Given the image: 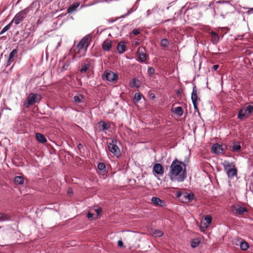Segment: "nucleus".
<instances>
[{"mask_svg":"<svg viewBox=\"0 0 253 253\" xmlns=\"http://www.w3.org/2000/svg\"><path fill=\"white\" fill-rule=\"evenodd\" d=\"M210 8L212 9L213 16L216 14L215 9H216L223 19H224L228 14L233 12L235 9L231 1L224 0L212 1L209 3L206 10H208Z\"/></svg>","mask_w":253,"mask_h":253,"instance_id":"obj_1","label":"nucleus"},{"mask_svg":"<svg viewBox=\"0 0 253 253\" xmlns=\"http://www.w3.org/2000/svg\"><path fill=\"white\" fill-rule=\"evenodd\" d=\"M181 165L184 167L185 164L177 159L174 160L171 163L168 176L172 181L181 182H183L187 177L186 169L183 170Z\"/></svg>","mask_w":253,"mask_h":253,"instance_id":"obj_2","label":"nucleus"},{"mask_svg":"<svg viewBox=\"0 0 253 253\" xmlns=\"http://www.w3.org/2000/svg\"><path fill=\"white\" fill-rule=\"evenodd\" d=\"M176 197L183 203H188L195 198L193 193H188L185 191H178L175 194Z\"/></svg>","mask_w":253,"mask_h":253,"instance_id":"obj_3","label":"nucleus"},{"mask_svg":"<svg viewBox=\"0 0 253 253\" xmlns=\"http://www.w3.org/2000/svg\"><path fill=\"white\" fill-rule=\"evenodd\" d=\"M109 151L115 156L119 157L121 155V151L118 145L120 142L116 139H112L110 142H107Z\"/></svg>","mask_w":253,"mask_h":253,"instance_id":"obj_4","label":"nucleus"},{"mask_svg":"<svg viewBox=\"0 0 253 253\" xmlns=\"http://www.w3.org/2000/svg\"><path fill=\"white\" fill-rule=\"evenodd\" d=\"M42 99V96L40 94L37 93H31L27 97L25 105L27 107L29 105H32L36 103L39 102Z\"/></svg>","mask_w":253,"mask_h":253,"instance_id":"obj_5","label":"nucleus"},{"mask_svg":"<svg viewBox=\"0 0 253 253\" xmlns=\"http://www.w3.org/2000/svg\"><path fill=\"white\" fill-rule=\"evenodd\" d=\"M91 41V38L89 36H85L79 42L77 45L78 52L83 51L85 52L89 45Z\"/></svg>","mask_w":253,"mask_h":253,"instance_id":"obj_6","label":"nucleus"},{"mask_svg":"<svg viewBox=\"0 0 253 253\" xmlns=\"http://www.w3.org/2000/svg\"><path fill=\"white\" fill-rule=\"evenodd\" d=\"M29 10L28 8H25L18 13L16 14L14 18L12 19L11 21L12 23L14 22L16 25L19 24L20 22L23 21V20L26 18L27 15Z\"/></svg>","mask_w":253,"mask_h":253,"instance_id":"obj_7","label":"nucleus"},{"mask_svg":"<svg viewBox=\"0 0 253 253\" xmlns=\"http://www.w3.org/2000/svg\"><path fill=\"white\" fill-rule=\"evenodd\" d=\"M103 80H106L110 82H114L118 80V76L111 71H106L102 75Z\"/></svg>","mask_w":253,"mask_h":253,"instance_id":"obj_8","label":"nucleus"},{"mask_svg":"<svg viewBox=\"0 0 253 253\" xmlns=\"http://www.w3.org/2000/svg\"><path fill=\"white\" fill-rule=\"evenodd\" d=\"M231 210L234 213L238 215H243L245 212H248L247 209L239 205H233Z\"/></svg>","mask_w":253,"mask_h":253,"instance_id":"obj_9","label":"nucleus"},{"mask_svg":"<svg viewBox=\"0 0 253 253\" xmlns=\"http://www.w3.org/2000/svg\"><path fill=\"white\" fill-rule=\"evenodd\" d=\"M137 54L139 57V61L143 62L146 59V54L145 53V49L143 47H139L137 50Z\"/></svg>","mask_w":253,"mask_h":253,"instance_id":"obj_10","label":"nucleus"},{"mask_svg":"<svg viewBox=\"0 0 253 253\" xmlns=\"http://www.w3.org/2000/svg\"><path fill=\"white\" fill-rule=\"evenodd\" d=\"M199 9L198 8L197 6H195L194 8H189V7L187 8L186 13H187L188 16L189 15H193V14L195 15L194 16L196 19H198L200 17V16L199 15Z\"/></svg>","mask_w":253,"mask_h":253,"instance_id":"obj_11","label":"nucleus"},{"mask_svg":"<svg viewBox=\"0 0 253 253\" xmlns=\"http://www.w3.org/2000/svg\"><path fill=\"white\" fill-rule=\"evenodd\" d=\"M237 169L235 167V165H233L232 168H229L226 171V174L229 178L232 179L234 176L237 175Z\"/></svg>","mask_w":253,"mask_h":253,"instance_id":"obj_12","label":"nucleus"},{"mask_svg":"<svg viewBox=\"0 0 253 253\" xmlns=\"http://www.w3.org/2000/svg\"><path fill=\"white\" fill-rule=\"evenodd\" d=\"M18 50L14 49L10 53L8 59L7 61V66H9L14 61V58L17 56Z\"/></svg>","mask_w":253,"mask_h":253,"instance_id":"obj_13","label":"nucleus"},{"mask_svg":"<svg viewBox=\"0 0 253 253\" xmlns=\"http://www.w3.org/2000/svg\"><path fill=\"white\" fill-rule=\"evenodd\" d=\"M153 171L158 175H163L164 172V169L161 164L157 163L154 165Z\"/></svg>","mask_w":253,"mask_h":253,"instance_id":"obj_14","label":"nucleus"},{"mask_svg":"<svg viewBox=\"0 0 253 253\" xmlns=\"http://www.w3.org/2000/svg\"><path fill=\"white\" fill-rule=\"evenodd\" d=\"M97 126L100 131H104L105 130L109 129L110 127V125L105 121H101L99 122Z\"/></svg>","mask_w":253,"mask_h":253,"instance_id":"obj_15","label":"nucleus"},{"mask_svg":"<svg viewBox=\"0 0 253 253\" xmlns=\"http://www.w3.org/2000/svg\"><path fill=\"white\" fill-rule=\"evenodd\" d=\"M211 149L212 151L215 154H220L223 151L222 146L218 143L214 144Z\"/></svg>","mask_w":253,"mask_h":253,"instance_id":"obj_16","label":"nucleus"},{"mask_svg":"<svg viewBox=\"0 0 253 253\" xmlns=\"http://www.w3.org/2000/svg\"><path fill=\"white\" fill-rule=\"evenodd\" d=\"M151 202L157 206L163 207L165 205V202L157 197H153L151 199Z\"/></svg>","mask_w":253,"mask_h":253,"instance_id":"obj_17","label":"nucleus"},{"mask_svg":"<svg viewBox=\"0 0 253 253\" xmlns=\"http://www.w3.org/2000/svg\"><path fill=\"white\" fill-rule=\"evenodd\" d=\"M205 220L206 221V223H201L200 228H207L211 223L212 221V217L210 215H207L205 217Z\"/></svg>","mask_w":253,"mask_h":253,"instance_id":"obj_18","label":"nucleus"},{"mask_svg":"<svg viewBox=\"0 0 253 253\" xmlns=\"http://www.w3.org/2000/svg\"><path fill=\"white\" fill-rule=\"evenodd\" d=\"M126 45L125 42H120L117 45V49L119 53H123L126 51Z\"/></svg>","mask_w":253,"mask_h":253,"instance_id":"obj_19","label":"nucleus"},{"mask_svg":"<svg viewBox=\"0 0 253 253\" xmlns=\"http://www.w3.org/2000/svg\"><path fill=\"white\" fill-rule=\"evenodd\" d=\"M102 48L105 51H109L112 47V42L109 40L104 41L102 45Z\"/></svg>","mask_w":253,"mask_h":253,"instance_id":"obj_20","label":"nucleus"},{"mask_svg":"<svg viewBox=\"0 0 253 253\" xmlns=\"http://www.w3.org/2000/svg\"><path fill=\"white\" fill-rule=\"evenodd\" d=\"M191 100L192 102H197L198 100H200L197 93V88L196 86L193 87L192 92L191 93Z\"/></svg>","mask_w":253,"mask_h":253,"instance_id":"obj_21","label":"nucleus"},{"mask_svg":"<svg viewBox=\"0 0 253 253\" xmlns=\"http://www.w3.org/2000/svg\"><path fill=\"white\" fill-rule=\"evenodd\" d=\"M211 35L212 43L213 44L217 43L219 40V37L218 34L216 32L212 31L211 32Z\"/></svg>","mask_w":253,"mask_h":253,"instance_id":"obj_22","label":"nucleus"},{"mask_svg":"<svg viewBox=\"0 0 253 253\" xmlns=\"http://www.w3.org/2000/svg\"><path fill=\"white\" fill-rule=\"evenodd\" d=\"M79 5V2H75L71 4L67 9V13H72V12L75 11Z\"/></svg>","mask_w":253,"mask_h":253,"instance_id":"obj_23","label":"nucleus"},{"mask_svg":"<svg viewBox=\"0 0 253 253\" xmlns=\"http://www.w3.org/2000/svg\"><path fill=\"white\" fill-rule=\"evenodd\" d=\"M36 138L41 143H44L47 141L44 135L39 132L36 133Z\"/></svg>","mask_w":253,"mask_h":253,"instance_id":"obj_24","label":"nucleus"},{"mask_svg":"<svg viewBox=\"0 0 253 253\" xmlns=\"http://www.w3.org/2000/svg\"><path fill=\"white\" fill-rule=\"evenodd\" d=\"M241 149V146L239 142H234L232 144V150L234 152H239Z\"/></svg>","mask_w":253,"mask_h":253,"instance_id":"obj_25","label":"nucleus"},{"mask_svg":"<svg viewBox=\"0 0 253 253\" xmlns=\"http://www.w3.org/2000/svg\"><path fill=\"white\" fill-rule=\"evenodd\" d=\"M172 111L174 112L178 116L180 117L183 114V110L181 107H176L172 109Z\"/></svg>","mask_w":253,"mask_h":253,"instance_id":"obj_26","label":"nucleus"},{"mask_svg":"<svg viewBox=\"0 0 253 253\" xmlns=\"http://www.w3.org/2000/svg\"><path fill=\"white\" fill-rule=\"evenodd\" d=\"M84 97L83 95H75L73 97L74 101L76 103H81L83 102Z\"/></svg>","mask_w":253,"mask_h":253,"instance_id":"obj_27","label":"nucleus"},{"mask_svg":"<svg viewBox=\"0 0 253 253\" xmlns=\"http://www.w3.org/2000/svg\"><path fill=\"white\" fill-rule=\"evenodd\" d=\"M201 241L199 238H194L191 241V246L193 248H195L199 245Z\"/></svg>","mask_w":253,"mask_h":253,"instance_id":"obj_28","label":"nucleus"},{"mask_svg":"<svg viewBox=\"0 0 253 253\" xmlns=\"http://www.w3.org/2000/svg\"><path fill=\"white\" fill-rule=\"evenodd\" d=\"M90 67V64L83 63L82 64V68L80 69V72L82 73H85Z\"/></svg>","mask_w":253,"mask_h":253,"instance_id":"obj_29","label":"nucleus"},{"mask_svg":"<svg viewBox=\"0 0 253 253\" xmlns=\"http://www.w3.org/2000/svg\"><path fill=\"white\" fill-rule=\"evenodd\" d=\"M14 182L16 184H22L24 183V178L21 176H17L14 178Z\"/></svg>","mask_w":253,"mask_h":253,"instance_id":"obj_30","label":"nucleus"},{"mask_svg":"<svg viewBox=\"0 0 253 253\" xmlns=\"http://www.w3.org/2000/svg\"><path fill=\"white\" fill-rule=\"evenodd\" d=\"M164 234L163 232L161 230H155L152 232V235L155 237H160Z\"/></svg>","mask_w":253,"mask_h":253,"instance_id":"obj_31","label":"nucleus"},{"mask_svg":"<svg viewBox=\"0 0 253 253\" xmlns=\"http://www.w3.org/2000/svg\"><path fill=\"white\" fill-rule=\"evenodd\" d=\"M248 116H247V114L245 113L244 111V109H241L238 114V118L240 120H243L245 118H247Z\"/></svg>","mask_w":253,"mask_h":253,"instance_id":"obj_32","label":"nucleus"},{"mask_svg":"<svg viewBox=\"0 0 253 253\" xmlns=\"http://www.w3.org/2000/svg\"><path fill=\"white\" fill-rule=\"evenodd\" d=\"M130 85L132 87L135 86L137 88L140 87V83L138 80L134 78L133 79L131 82L130 83Z\"/></svg>","mask_w":253,"mask_h":253,"instance_id":"obj_33","label":"nucleus"},{"mask_svg":"<svg viewBox=\"0 0 253 253\" xmlns=\"http://www.w3.org/2000/svg\"><path fill=\"white\" fill-rule=\"evenodd\" d=\"M240 248L243 251H246L249 248V245L247 242L242 241L240 242Z\"/></svg>","mask_w":253,"mask_h":253,"instance_id":"obj_34","label":"nucleus"},{"mask_svg":"<svg viewBox=\"0 0 253 253\" xmlns=\"http://www.w3.org/2000/svg\"><path fill=\"white\" fill-rule=\"evenodd\" d=\"M71 62L72 61L71 59H68L63 65L62 70L65 71L68 70L69 69Z\"/></svg>","mask_w":253,"mask_h":253,"instance_id":"obj_35","label":"nucleus"},{"mask_svg":"<svg viewBox=\"0 0 253 253\" xmlns=\"http://www.w3.org/2000/svg\"><path fill=\"white\" fill-rule=\"evenodd\" d=\"M245 113L248 116L249 114L252 113L253 111V106L248 105L247 108L244 110Z\"/></svg>","mask_w":253,"mask_h":253,"instance_id":"obj_36","label":"nucleus"},{"mask_svg":"<svg viewBox=\"0 0 253 253\" xmlns=\"http://www.w3.org/2000/svg\"><path fill=\"white\" fill-rule=\"evenodd\" d=\"M9 220V216L5 213L0 212V221Z\"/></svg>","mask_w":253,"mask_h":253,"instance_id":"obj_37","label":"nucleus"},{"mask_svg":"<svg viewBox=\"0 0 253 253\" xmlns=\"http://www.w3.org/2000/svg\"><path fill=\"white\" fill-rule=\"evenodd\" d=\"M161 45L165 47H167L169 45V42L167 39H163L161 41Z\"/></svg>","mask_w":253,"mask_h":253,"instance_id":"obj_38","label":"nucleus"},{"mask_svg":"<svg viewBox=\"0 0 253 253\" xmlns=\"http://www.w3.org/2000/svg\"><path fill=\"white\" fill-rule=\"evenodd\" d=\"M233 165H234V164L233 163H230L227 161L226 162L225 161L224 164L223 165V167H224V169L226 171L228 169L232 168L233 167Z\"/></svg>","mask_w":253,"mask_h":253,"instance_id":"obj_39","label":"nucleus"},{"mask_svg":"<svg viewBox=\"0 0 253 253\" xmlns=\"http://www.w3.org/2000/svg\"><path fill=\"white\" fill-rule=\"evenodd\" d=\"M12 23V21H11L8 25L5 26L0 31V35L3 34L4 33H5L7 31H8L10 29V27L11 26Z\"/></svg>","mask_w":253,"mask_h":253,"instance_id":"obj_40","label":"nucleus"},{"mask_svg":"<svg viewBox=\"0 0 253 253\" xmlns=\"http://www.w3.org/2000/svg\"><path fill=\"white\" fill-rule=\"evenodd\" d=\"M155 73V69L152 67H149L148 68L147 73L149 77H152Z\"/></svg>","mask_w":253,"mask_h":253,"instance_id":"obj_41","label":"nucleus"},{"mask_svg":"<svg viewBox=\"0 0 253 253\" xmlns=\"http://www.w3.org/2000/svg\"><path fill=\"white\" fill-rule=\"evenodd\" d=\"M97 167H98V169L100 170H102L103 171H106V166H105V164H104L103 163H99L98 164Z\"/></svg>","mask_w":253,"mask_h":253,"instance_id":"obj_42","label":"nucleus"},{"mask_svg":"<svg viewBox=\"0 0 253 253\" xmlns=\"http://www.w3.org/2000/svg\"><path fill=\"white\" fill-rule=\"evenodd\" d=\"M142 95L140 93H136L134 95V99L136 101L138 102L141 99Z\"/></svg>","mask_w":253,"mask_h":253,"instance_id":"obj_43","label":"nucleus"},{"mask_svg":"<svg viewBox=\"0 0 253 253\" xmlns=\"http://www.w3.org/2000/svg\"><path fill=\"white\" fill-rule=\"evenodd\" d=\"M132 33L135 35H138L140 33V30L138 29H134L132 31Z\"/></svg>","mask_w":253,"mask_h":253,"instance_id":"obj_44","label":"nucleus"},{"mask_svg":"<svg viewBox=\"0 0 253 253\" xmlns=\"http://www.w3.org/2000/svg\"><path fill=\"white\" fill-rule=\"evenodd\" d=\"M93 214L91 213L90 212H88L87 214V217L89 219H92L93 218Z\"/></svg>","mask_w":253,"mask_h":253,"instance_id":"obj_45","label":"nucleus"},{"mask_svg":"<svg viewBox=\"0 0 253 253\" xmlns=\"http://www.w3.org/2000/svg\"><path fill=\"white\" fill-rule=\"evenodd\" d=\"M118 246L120 247H124V244L122 240H119L118 241Z\"/></svg>","mask_w":253,"mask_h":253,"instance_id":"obj_46","label":"nucleus"},{"mask_svg":"<svg viewBox=\"0 0 253 253\" xmlns=\"http://www.w3.org/2000/svg\"><path fill=\"white\" fill-rule=\"evenodd\" d=\"M94 210L98 215H99L100 212L102 211V210L100 208L95 209Z\"/></svg>","mask_w":253,"mask_h":253,"instance_id":"obj_47","label":"nucleus"},{"mask_svg":"<svg viewBox=\"0 0 253 253\" xmlns=\"http://www.w3.org/2000/svg\"><path fill=\"white\" fill-rule=\"evenodd\" d=\"M218 67H219V65H213L212 66V69L213 70L215 71V70H216L218 68Z\"/></svg>","mask_w":253,"mask_h":253,"instance_id":"obj_48","label":"nucleus"},{"mask_svg":"<svg viewBox=\"0 0 253 253\" xmlns=\"http://www.w3.org/2000/svg\"><path fill=\"white\" fill-rule=\"evenodd\" d=\"M192 103L193 104V106H194L195 110H197L198 109V106L197 105V102H192Z\"/></svg>","mask_w":253,"mask_h":253,"instance_id":"obj_49","label":"nucleus"},{"mask_svg":"<svg viewBox=\"0 0 253 253\" xmlns=\"http://www.w3.org/2000/svg\"><path fill=\"white\" fill-rule=\"evenodd\" d=\"M253 8H252L250 9H249V10L247 12V13L248 14H251V13H253Z\"/></svg>","mask_w":253,"mask_h":253,"instance_id":"obj_50","label":"nucleus"},{"mask_svg":"<svg viewBox=\"0 0 253 253\" xmlns=\"http://www.w3.org/2000/svg\"><path fill=\"white\" fill-rule=\"evenodd\" d=\"M78 148H79V149H81L83 148V146L82 144L80 143L78 145Z\"/></svg>","mask_w":253,"mask_h":253,"instance_id":"obj_51","label":"nucleus"},{"mask_svg":"<svg viewBox=\"0 0 253 253\" xmlns=\"http://www.w3.org/2000/svg\"><path fill=\"white\" fill-rule=\"evenodd\" d=\"M68 193L69 194H72L73 192H72V189H69L68 190Z\"/></svg>","mask_w":253,"mask_h":253,"instance_id":"obj_52","label":"nucleus"},{"mask_svg":"<svg viewBox=\"0 0 253 253\" xmlns=\"http://www.w3.org/2000/svg\"><path fill=\"white\" fill-rule=\"evenodd\" d=\"M61 43V40H60L59 42H58L57 47H58L60 46Z\"/></svg>","mask_w":253,"mask_h":253,"instance_id":"obj_53","label":"nucleus"},{"mask_svg":"<svg viewBox=\"0 0 253 253\" xmlns=\"http://www.w3.org/2000/svg\"><path fill=\"white\" fill-rule=\"evenodd\" d=\"M130 13V12H129V11H128V12H127V13H126V15H128Z\"/></svg>","mask_w":253,"mask_h":253,"instance_id":"obj_54","label":"nucleus"},{"mask_svg":"<svg viewBox=\"0 0 253 253\" xmlns=\"http://www.w3.org/2000/svg\"><path fill=\"white\" fill-rule=\"evenodd\" d=\"M5 109H7V110H10V109L9 108H8V107H6V108H5Z\"/></svg>","mask_w":253,"mask_h":253,"instance_id":"obj_55","label":"nucleus"},{"mask_svg":"<svg viewBox=\"0 0 253 253\" xmlns=\"http://www.w3.org/2000/svg\"><path fill=\"white\" fill-rule=\"evenodd\" d=\"M169 21H170V19H168V20H166V22Z\"/></svg>","mask_w":253,"mask_h":253,"instance_id":"obj_56","label":"nucleus"},{"mask_svg":"<svg viewBox=\"0 0 253 253\" xmlns=\"http://www.w3.org/2000/svg\"><path fill=\"white\" fill-rule=\"evenodd\" d=\"M115 21V20H112V21H111V22H114Z\"/></svg>","mask_w":253,"mask_h":253,"instance_id":"obj_57","label":"nucleus"}]
</instances>
